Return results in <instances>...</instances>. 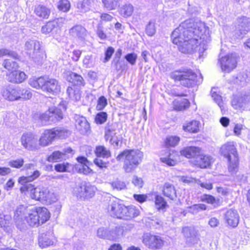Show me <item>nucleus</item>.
Wrapping results in <instances>:
<instances>
[{"mask_svg":"<svg viewBox=\"0 0 250 250\" xmlns=\"http://www.w3.org/2000/svg\"><path fill=\"white\" fill-rule=\"evenodd\" d=\"M200 122L196 120L187 122L183 126V129L190 133H197L199 130Z\"/></svg>","mask_w":250,"mask_h":250,"instance_id":"nucleus-35","label":"nucleus"},{"mask_svg":"<svg viewBox=\"0 0 250 250\" xmlns=\"http://www.w3.org/2000/svg\"><path fill=\"white\" fill-rule=\"evenodd\" d=\"M220 151L228 159L229 172L231 174L235 173L238 169L239 159L234 143L229 142L225 143L220 147Z\"/></svg>","mask_w":250,"mask_h":250,"instance_id":"nucleus-5","label":"nucleus"},{"mask_svg":"<svg viewBox=\"0 0 250 250\" xmlns=\"http://www.w3.org/2000/svg\"><path fill=\"white\" fill-rule=\"evenodd\" d=\"M95 189V187L85 182H82L75 188L74 192L77 197L84 200L94 195Z\"/></svg>","mask_w":250,"mask_h":250,"instance_id":"nucleus-8","label":"nucleus"},{"mask_svg":"<svg viewBox=\"0 0 250 250\" xmlns=\"http://www.w3.org/2000/svg\"><path fill=\"white\" fill-rule=\"evenodd\" d=\"M87 31L81 25H76L69 29V33L72 37L79 40H84L87 35Z\"/></svg>","mask_w":250,"mask_h":250,"instance_id":"nucleus-24","label":"nucleus"},{"mask_svg":"<svg viewBox=\"0 0 250 250\" xmlns=\"http://www.w3.org/2000/svg\"><path fill=\"white\" fill-rule=\"evenodd\" d=\"M55 240L53 233L51 231L48 232L46 233H42L40 235L39 244L41 247L44 248L54 245Z\"/></svg>","mask_w":250,"mask_h":250,"instance_id":"nucleus-23","label":"nucleus"},{"mask_svg":"<svg viewBox=\"0 0 250 250\" xmlns=\"http://www.w3.org/2000/svg\"><path fill=\"white\" fill-rule=\"evenodd\" d=\"M55 27V22H53L52 21L47 22L45 25L42 26L41 28V32L45 35L49 34L52 31Z\"/></svg>","mask_w":250,"mask_h":250,"instance_id":"nucleus-44","label":"nucleus"},{"mask_svg":"<svg viewBox=\"0 0 250 250\" xmlns=\"http://www.w3.org/2000/svg\"><path fill=\"white\" fill-rule=\"evenodd\" d=\"M121 0H102L105 8L108 10L116 9L120 5Z\"/></svg>","mask_w":250,"mask_h":250,"instance_id":"nucleus-39","label":"nucleus"},{"mask_svg":"<svg viewBox=\"0 0 250 250\" xmlns=\"http://www.w3.org/2000/svg\"><path fill=\"white\" fill-rule=\"evenodd\" d=\"M138 56L135 53H128L125 56L126 60L132 65L136 64Z\"/></svg>","mask_w":250,"mask_h":250,"instance_id":"nucleus-56","label":"nucleus"},{"mask_svg":"<svg viewBox=\"0 0 250 250\" xmlns=\"http://www.w3.org/2000/svg\"><path fill=\"white\" fill-rule=\"evenodd\" d=\"M250 31V19L241 17L237 19L234 33L238 38H242Z\"/></svg>","mask_w":250,"mask_h":250,"instance_id":"nucleus-11","label":"nucleus"},{"mask_svg":"<svg viewBox=\"0 0 250 250\" xmlns=\"http://www.w3.org/2000/svg\"><path fill=\"white\" fill-rule=\"evenodd\" d=\"M97 236L101 238L110 239L111 237L108 235V231L104 228H99L97 230Z\"/></svg>","mask_w":250,"mask_h":250,"instance_id":"nucleus-58","label":"nucleus"},{"mask_svg":"<svg viewBox=\"0 0 250 250\" xmlns=\"http://www.w3.org/2000/svg\"><path fill=\"white\" fill-rule=\"evenodd\" d=\"M21 142L23 147L28 150L34 151L40 149L38 139L32 133L23 134Z\"/></svg>","mask_w":250,"mask_h":250,"instance_id":"nucleus-10","label":"nucleus"},{"mask_svg":"<svg viewBox=\"0 0 250 250\" xmlns=\"http://www.w3.org/2000/svg\"><path fill=\"white\" fill-rule=\"evenodd\" d=\"M92 2V0H83L77 3V7L81 12H86L90 9Z\"/></svg>","mask_w":250,"mask_h":250,"instance_id":"nucleus-43","label":"nucleus"},{"mask_svg":"<svg viewBox=\"0 0 250 250\" xmlns=\"http://www.w3.org/2000/svg\"><path fill=\"white\" fill-rule=\"evenodd\" d=\"M123 206V204H120L117 200L111 201L108 207V211L111 216L121 218Z\"/></svg>","mask_w":250,"mask_h":250,"instance_id":"nucleus-26","label":"nucleus"},{"mask_svg":"<svg viewBox=\"0 0 250 250\" xmlns=\"http://www.w3.org/2000/svg\"><path fill=\"white\" fill-rule=\"evenodd\" d=\"M54 139H64L70 135V131L61 127H56L51 129Z\"/></svg>","mask_w":250,"mask_h":250,"instance_id":"nucleus-34","label":"nucleus"},{"mask_svg":"<svg viewBox=\"0 0 250 250\" xmlns=\"http://www.w3.org/2000/svg\"><path fill=\"white\" fill-rule=\"evenodd\" d=\"M40 194L36 198H39L40 201L45 202L48 204H51L57 200L54 193L49 191L47 188L42 187L41 191H39ZM36 198V197H34Z\"/></svg>","mask_w":250,"mask_h":250,"instance_id":"nucleus-19","label":"nucleus"},{"mask_svg":"<svg viewBox=\"0 0 250 250\" xmlns=\"http://www.w3.org/2000/svg\"><path fill=\"white\" fill-rule=\"evenodd\" d=\"M24 164V160L23 159H18L15 160H11L9 162V165L12 167L17 168L21 167Z\"/></svg>","mask_w":250,"mask_h":250,"instance_id":"nucleus-57","label":"nucleus"},{"mask_svg":"<svg viewBox=\"0 0 250 250\" xmlns=\"http://www.w3.org/2000/svg\"><path fill=\"white\" fill-rule=\"evenodd\" d=\"M66 110V106L63 102H61L58 106L51 107L48 112L42 114L41 120L43 124L47 122L55 123L60 121L63 118V112Z\"/></svg>","mask_w":250,"mask_h":250,"instance_id":"nucleus-7","label":"nucleus"},{"mask_svg":"<svg viewBox=\"0 0 250 250\" xmlns=\"http://www.w3.org/2000/svg\"><path fill=\"white\" fill-rule=\"evenodd\" d=\"M76 128L82 134H85L90 129V125L86 118L83 116L76 115L75 117Z\"/></svg>","mask_w":250,"mask_h":250,"instance_id":"nucleus-25","label":"nucleus"},{"mask_svg":"<svg viewBox=\"0 0 250 250\" xmlns=\"http://www.w3.org/2000/svg\"><path fill=\"white\" fill-rule=\"evenodd\" d=\"M67 93L69 98L73 100L79 101L81 98L80 91L75 86L68 87L67 89Z\"/></svg>","mask_w":250,"mask_h":250,"instance_id":"nucleus-38","label":"nucleus"},{"mask_svg":"<svg viewBox=\"0 0 250 250\" xmlns=\"http://www.w3.org/2000/svg\"><path fill=\"white\" fill-rule=\"evenodd\" d=\"M180 141V138L177 136H171L167 137L166 144L167 146H175Z\"/></svg>","mask_w":250,"mask_h":250,"instance_id":"nucleus-52","label":"nucleus"},{"mask_svg":"<svg viewBox=\"0 0 250 250\" xmlns=\"http://www.w3.org/2000/svg\"><path fill=\"white\" fill-rule=\"evenodd\" d=\"M29 85L37 89L53 95L61 91V85L56 79L48 77H41L37 78H32L28 81Z\"/></svg>","mask_w":250,"mask_h":250,"instance_id":"nucleus-3","label":"nucleus"},{"mask_svg":"<svg viewBox=\"0 0 250 250\" xmlns=\"http://www.w3.org/2000/svg\"><path fill=\"white\" fill-rule=\"evenodd\" d=\"M155 203L156 208L158 209H164L167 206V203L164 198L159 195L155 197Z\"/></svg>","mask_w":250,"mask_h":250,"instance_id":"nucleus-49","label":"nucleus"},{"mask_svg":"<svg viewBox=\"0 0 250 250\" xmlns=\"http://www.w3.org/2000/svg\"><path fill=\"white\" fill-rule=\"evenodd\" d=\"M10 217L7 215L0 214V228L6 229L10 223Z\"/></svg>","mask_w":250,"mask_h":250,"instance_id":"nucleus-51","label":"nucleus"},{"mask_svg":"<svg viewBox=\"0 0 250 250\" xmlns=\"http://www.w3.org/2000/svg\"><path fill=\"white\" fill-rule=\"evenodd\" d=\"M132 183L133 184V185L138 188H142L144 182L141 178L138 177L136 175H134L132 178Z\"/></svg>","mask_w":250,"mask_h":250,"instance_id":"nucleus-60","label":"nucleus"},{"mask_svg":"<svg viewBox=\"0 0 250 250\" xmlns=\"http://www.w3.org/2000/svg\"><path fill=\"white\" fill-rule=\"evenodd\" d=\"M171 39L182 53L190 54L198 51L200 57L210 40L208 28L205 23H194L190 20L181 23L172 33Z\"/></svg>","mask_w":250,"mask_h":250,"instance_id":"nucleus-1","label":"nucleus"},{"mask_svg":"<svg viewBox=\"0 0 250 250\" xmlns=\"http://www.w3.org/2000/svg\"><path fill=\"white\" fill-rule=\"evenodd\" d=\"M222 70L226 72H229L236 66L237 57L235 54H228L223 57L220 60Z\"/></svg>","mask_w":250,"mask_h":250,"instance_id":"nucleus-12","label":"nucleus"},{"mask_svg":"<svg viewBox=\"0 0 250 250\" xmlns=\"http://www.w3.org/2000/svg\"><path fill=\"white\" fill-rule=\"evenodd\" d=\"M163 194L171 200H174L177 197L175 187L169 183H165L163 187Z\"/></svg>","mask_w":250,"mask_h":250,"instance_id":"nucleus-29","label":"nucleus"},{"mask_svg":"<svg viewBox=\"0 0 250 250\" xmlns=\"http://www.w3.org/2000/svg\"><path fill=\"white\" fill-rule=\"evenodd\" d=\"M71 80L70 81L75 85L84 86L85 84L83 78L80 75L75 73H72L70 75Z\"/></svg>","mask_w":250,"mask_h":250,"instance_id":"nucleus-41","label":"nucleus"},{"mask_svg":"<svg viewBox=\"0 0 250 250\" xmlns=\"http://www.w3.org/2000/svg\"><path fill=\"white\" fill-rule=\"evenodd\" d=\"M107 118V113L104 112H101L96 115L95 121L97 124H102L106 121Z\"/></svg>","mask_w":250,"mask_h":250,"instance_id":"nucleus-55","label":"nucleus"},{"mask_svg":"<svg viewBox=\"0 0 250 250\" xmlns=\"http://www.w3.org/2000/svg\"><path fill=\"white\" fill-rule=\"evenodd\" d=\"M25 47L30 55L39 56L42 54L41 52V44L38 41L29 40L25 42Z\"/></svg>","mask_w":250,"mask_h":250,"instance_id":"nucleus-18","label":"nucleus"},{"mask_svg":"<svg viewBox=\"0 0 250 250\" xmlns=\"http://www.w3.org/2000/svg\"><path fill=\"white\" fill-rule=\"evenodd\" d=\"M174 108L178 111H183L188 108L190 105L189 101L184 99L180 101H174L173 102Z\"/></svg>","mask_w":250,"mask_h":250,"instance_id":"nucleus-37","label":"nucleus"},{"mask_svg":"<svg viewBox=\"0 0 250 250\" xmlns=\"http://www.w3.org/2000/svg\"><path fill=\"white\" fill-rule=\"evenodd\" d=\"M41 188L42 186L35 187L34 185L32 184H27L22 186L20 188V191L25 194H29L32 199L39 201V198L34 197H38L39 194H40L41 192L39 191H41Z\"/></svg>","mask_w":250,"mask_h":250,"instance_id":"nucleus-15","label":"nucleus"},{"mask_svg":"<svg viewBox=\"0 0 250 250\" xmlns=\"http://www.w3.org/2000/svg\"><path fill=\"white\" fill-rule=\"evenodd\" d=\"M3 66L5 68L7 69L8 71H14L18 68V65L17 63L11 60H5L2 64Z\"/></svg>","mask_w":250,"mask_h":250,"instance_id":"nucleus-45","label":"nucleus"},{"mask_svg":"<svg viewBox=\"0 0 250 250\" xmlns=\"http://www.w3.org/2000/svg\"><path fill=\"white\" fill-rule=\"evenodd\" d=\"M200 148L198 147L188 146L182 150L180 153L187 158H193L196 159V157L200 153Z\"/></svg>","mask_w":250,"mask_h":250,"instance_id":"nucleus-31","label":"nucleus"},{"mask_svg":"<svg viewBox=\"0 0 250 250\" xmlns=\"http://www.w3.org/2000/svg\"><path fill=\"white\" fill-rule=\"evenodd\" d=\"M26 176L20 177L18 179V182L22 186L29 184V183L38 178L41 175L40 172L38 170L32 171H27L26 172Z\"/></svg>","mask_w":250,"mask_h":250,"instance_id":"nucleus-28","label":"nucleus"},{"mask_svg":"<svg viewBox=\"0 0 250 250\" xmlns=\"http://www.w3.org/2000/svg\"><path fill=\"white\" fill-rule=\"evenodd\" d=\"M211 94L214 101L217 104L220 108L222 109L223 107V103L221 96L217 94L216 92L213 91V89H211Z\"/></svg>","mask_w":250,"mask_h":250,"instance_id":"nucleus-54","label":"nucleus"},{"mask_svg":"<svg viewBox=\"0 0 250 250\" xmlns=\"http://www.w3.org/2000/svg\"><path fill=\"white\" fill-rule=\"evenodd\" d=\"M213 162L212 158L208 155H204L199 154L196 159H194L193 164L202 168L208 167Z\"/></svg>","mask_w":250,"mask_h":250,"instance_id":"nucleus-27","label":"nucleus"},{"mask_svg":"<svg viewBox=\"0 0 250 250\" xmlns=\"http://www.w3.org/2000/svg\"><path fill=\"white\" fill-rule=\"evenodd\" d=\"M111 186L114 189H116L117 190H122L125 188L126 187L125 183L120 181H116L112 182L111 183Z\"/></svg>","mask_w":250,"mask_h":250,"instance_id":"nucleus-62","label":"nucleus"},{"mask_svg":"<svg viewBox=\"0 0 250 250\" xmlns=\"http://www.w3.org/2000/svg\"><path fill=\"white\" fill-rule=\"evenodd\" d=\"M224 218L229 226L235 228L238 225L240 217L236 210L230 209L225 213Z\"/></svg>","mask_w":250,"mask_h":250,"instance_id":"nucleus-16","label":"nucleus"},{"mask_svg":"<svg viewBox=\"0 0 250 250\" xmlns=\"http://www.w3.org/2000/svg\"><path fill=\"white\" fill-rule=\"evenodd\" d=\"M183 232L187 238V243L192 245L197 244L199 241L197 233L194 228L192 227H185L183 229Z\"/></svg>","mask_w":250,"mask_h":250,"instance_id":"nucleus-21","label":"nucleus"},{"mask_svg":"<svg viewBox=\"0 0 250 250\" xmlns=\"http://www.w3.org/2000/svg\"><path fill=\"white\" fill-rule=\"evenodd\" d=\"M73 154V150L71 147L63 149L62 151H55L49 155L47 160L49 162H58L67 159L70 155Z\"/></svg>","mask_w":250,"mask_h":250,"instance_id":"nucleus-13","label":"nucleus"},{"mask_svg":"<svg viewBox=\"0 0 250 250\" xmlns=\"http://www.w3.org/2000/svg\"><path fill=\"white\" fill-rule=\"evenodd\" d=\"M142 241L146 246L153 250H160L164 245V240L161 236L148 233L144 234Z\"/></svg>","mask_w":250,"mask_h":250,"instance_id":"nucleus-9","label":"nucleus"},{"mask_svg":"<svg viewBox=\"0 0 250 250\" xmlns=\"http://www.w3.org/2000/svg\"><path fill=\"white\" fill-rule=\"evenodd\" d=\"M23 212L27 223L32 227H38L45 223L50 218L48 209L44 207L24 208Z\"/></svg>","mask_w":250,"mask_h":250,"instance_id":"nucleus-4","label":"nucleus"},{"mask_svg":"<svg viewBox=\"0 0 250 250\" xmlns=\"http://www.w3.org/2000/svg\"><path fill=\"white\" fill-rule=\"evenodd\" d=\"M95 153L98 157L108 158L110 156L109 150L102 146L96 147Z\"/></svg>","mask_w":250,"mask_h":250,"instance_id":"nucleus-42","label":"nucleus"},{"mask_svg":"<svg viewBox=\"0 0 250 250\" xmlns=\"http://www.w3.org/2000/svg\"><path fill=\"white\" fill-rule=\"evenodd\" d=\"M71 165L68 163L58 164L55 166V169L58 172H63L68 171Z\"/></svg>","mask_w":250,"mask_h":250,"instance_id":"nucleus-53","label":"nucleus"},{"mask_svg":"<svg viewBox=\"0 0 250 250\" xmlns=\"http://www.w3.org/2000/svg\"><path fill=\"white\" fill-rule=\"evenodd\" d=\"M77 160L80 163L77 166L80 173L87 174L91 172V169L88 167L90 162L86 158L83 156L78 157L77 158Z\"/></svg>","mask_w":250,"mask_h":250,"instance_id":"nucleus-33","label":"nucleus"},{"mask_svg":"<svg viewBox=\"0 0 250 250\" xmlns=\"http://www.w3.org/2000/svg\"><path fill=\"white\" fill-rule=\"evenodd\" d=\"M5 55H8L14 58H16L17 56V54L14 52L5 48L0 49V57Z\"/></svg>","mask_w":250,"mask_h":250,"instance_id":"nucleus-61","label":"nucleus"},{"mask_svg":"<svg viewBox=\"0 0 250 250\" xmlns=\"http://www.w3.org/2000/svg\"><path fill=\"white\" fill-rule=\"evenodd\" d=\"M38 140L40 148L51 145L55 140L51 129L44 130Z\"/></svg>","mask_w":250,"mask_h":250,"instance_id":"nucleus-22","label":"nucleus"},{"mask_svg":"<svg viewBox=\"0 0 250 250\" xmlns=\"http://www.w3.org/2000/svg\"><path fill=\"white\" fill-rule=\"evenodd\" d=\"M19 90L20 91H19V100L21 99L24 100L30 99L32 96V94L30 89L19 88Z\"/></svg>","mask_w":250,"mask_h":250,"instance_id":"nucleus-50","label":"nucleus"},{"mask_svg":"<svg viewBox=\"0 0 250 250\" xmlns=\"http://www.w3.org/2000/svg\"><path fill=\"white\" fill-rule=\"evenodd\" d=\"M114 52V49L112 47H108L107 50L105 51V58L104 59L103 62L105 63L107 62H108L111 58Z\"/></svg>","mask_w":250,"mask_h":250,"instance_id":"nucleus-63","label":"nucleus"},{"mask_svg":"<svg viewBox=\"0 0 250 250\" xmlns=\"http://www.w3.org/2000/svg\"><path fill=\"white\" fill-rule=\"evenodd\" d=\"M133 197L134 199L139 203L145 202L147 199V196L144 194H134Z\"/></svg>","mask_w":250,"mask_h":250,"instance_id":"nucleus-64","label":"nucleus"},{"mask_svg":"<svg viewBox=\"0 0 250 250\" xmlns=\"http://www.w3.org/2000/svg\"><path fill=\"white\" fill-rule=\"evenodd\" d=\"M200 200L202 202H206L211 205L217 204L219 200L211 195L203 194L201 196Z\"/></svg>","mask_w":250,"mask_h":250,"instance_id":"nucleus-48","label":"nucleus"},{"mask_svg":"<svg viewBox=\"0 0 250 250\" xmlns=\"http://www.w3.org/2000/svg\"><path fill=\"white\" fill-rule=\"evenodd\" d=\"M34 12L40 18L47 19L50 14V9L46 6L38 4L35 6Z\"/></svg>","mask_w":250,"mask_h":250,"instance_id":"nucleus-30","label":"nucleus"},{"mask_svg":"<svg viewBox=\"0 0 250 250\" xmlns=\"http://www.w3.org/2000/svg\"><path fill=\"white\" fill-rule=\"evenodd\" d=\"M143 158V152L138 149H126L119 154L116 159L118 161L123 159L124 170L126 173H131L141 164Z\"/></svg>","mask_w":250,"mask_h":250,"instance_id":"nucleus-2","label":"nucleus"},{"mask_svg":"<svg viewBox=\"0 0 250 250\" xmlns=\"http://www.w3.org/2000/svg\"><path fill=\"white\" fill-rule=\"evenodd\" d=\"M8 77L9 81L14 83H22L26 78V76L23 72L18 71L16 69L11 72Z\"/></svg>","mask_w":250,"mask_h":250,"instance_id":"nucleus-32","label":"nucleus"},{"mask_svg":"<svg viewBox=\"0 0 250 250\" xmlns=\"http://www.w3.org/2000/svg\"><path fill=\"white\" fill-rule=\"evenodd\" d=\"M156 28L154 21H150L146 27V33L148 36H153L156 33Z\"/></svg>","mask_w":250,"mask_h":250,"instance_id":"nucleus-47","label":"nucleus"},{"mask_svg":"<svg viewBox=\"0 0 250 250\" xmlns=\"http://www.w3.org/2000/svg\"><path fill=\"white\" fill-rule=\"evenodd\" d=\"M107 104L106 99L104 96H101L98 99L96 108L99 110H102L105 107Z\"/></svg>","mask_w":250,"mask_h":250,"instance_id":"nucleus-59","label":"nucleus"},{"mask_svg":"<svg viewBox=\"0 0 250 250\" xmlns=\"http://www.w3.org/2000/svg\"><path fill=\"white\" fill-rule=\"evenodd\" d=\"M57 8L64 12L68 11L70 8V3L68 0H60L57 4Z\"/></svg>","mask_w":250,"mask_h":250,"instance_id":"nucleus-46","label":"nucleus"},{"mask_svg":"<svg viewBox=\"0 0 250 250\" xmlns=\"http://www.w3.org/2000/svg\"><path fill=\"white\" fill-rule=\"evenodd\" d=\"M19 88L8 86L2 90L1 94L5 100L12 102L19 100Z\"/></svg>","mask_w":250,"mask_h":250,"instance_id":"nucleus-20","label":"nucleus"},{"mask_svg":"<svg viewBox=\"0 0 250 250\" xmlns=\"http://www.w3.org/2000/svg\"><path fill=\"white\" fill-rule=\"evenodd\" d=\"M122 208V213L121 218L122 219L130 220L137 217L140 214L139 209L134 206H125L123 205Z\"/></svg>","mask_w":250,"mask_h":250,"instance_id":"nucleus-17","label":"nucleus"},{"mask_svg":"<svg viewBox=\"0 0 250 250\" xmlns=\"http://www.w3.org/2000/svg\"><path fill=\"white\" fill-rule=\"evenodd\" d=\"M161 161L169 166H174L180 161V156L177 151L169 150L160 158Z\"/></svg>","mask_w":250,"mask_h":250,"instance_id":"nucleus-14","label":"nucleus"},{"mask_svg":"<svg viewBox=\"0 0 250 250\" xmlns=\"http://www.w3.org/2000/svg\"><path fill=\"white\" fill-rule=\"evenodd\" d=\"M250 100V97L248 96H234L231 101V104L235 109H239L242 107L244 104Z\"/></svg>","mask_w":250,"mask_h":250,"instance_id":"nucleus-36","label":"nucleus"},{"mask_svg":"<svg viewBox=\"0 0 250 250\" xmlns=\"http://www.w3.org/2000/svg\"><path fill=\"white\" fill-rule=\"evenodd\" d=\"M171 77L180 82L181 85L192 87L197 84V75L191 69H185L173 72Z\"/></svg>","mask_w":250,"mask_h":250,"instance_id":"nucleus-6","label":"nucleus"},{"mask_svg":"<svg viewBox=\"0 0 250 250\" xmlns=\"http://www.w3.org/2000/svg\"><path fill=\"white\" fill-rule=\"evenodd\" d=\"M134 8L132 5L130 4H126L123 6L120 9V14L125 18L130 17L133 12Z\"/></svg>","mask_w":250,"mask_h":250,"instance_id":"nucleus-40","label":"nucleus"}]
</instances>
